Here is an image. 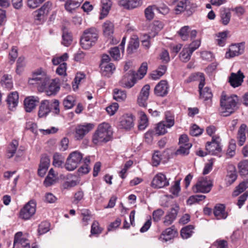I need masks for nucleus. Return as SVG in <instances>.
<instances>
[{
    "mask_svg": "<svg viewBox=\"0 0 248 248\" xmlns=\"http://www.w3.org/2000/svg\"><path fill=\"white\" fill-rule=\"evenodd\" d=\"M244 49V43L232 44L230 46L229 50L226 52L225 57L227 59H229L238 56L243 53Z\"/></svg>",
    "mask_w": 248,
    "mask_h": 248,
    "instance_id": "14",
    "label": "nucleus"
},
{
    "mask_svg": "<svg viewBox=\"0 0 248 248\" xmlns=\"http://www.w3.org/2000/svg\"><path fill=\"white\" fill-rule=\"evenodd\" d=\"M14 247L16 248H31L29 240L23 236L21 232L15 234Z\"/></svg>",
    "mask_w": 248,
    "mask_h": 248,
    "instance_id": "16",
    "label": "nucleus"
},
{
    "mask_svg": "<svg viewBox=\"0 0 248 248\" xmlns=\"http://www.w3.org/2000/svg\"><path fill=\"white\" fill-rule=\"evenodd\" d=\"M169 185V180L165 174L161 172L154 176L151 183V186L155 188H162Z\"/></svg>",
    "mask_w": 248,
    "mask_h": 248,
    "instance_id": "13",
    "label": "nucleus"
},
{
    "mask_svg": "<svg viewBox=\"0 0 248 248\" xmlns=\"http://www.w3.org/2000/svg\"><path fill=\"white\" fill-rule=\"evenodd\" d=\"M109 54L114 60H118L120 59V48L118 46L111 48L109 50Z\"/></svg>",
    "mask_w": 248,
    "mask_h": 248,
    "instance_id": "58",
    "label": "nucleus"
},
{
    "mask_svg": "<svg viewBox=\"0 0 248 248\" xmlns=\"http://www.w3.org/2000/svg\"><path fill=\"white\" fill-rule=\"evenodd\" d=\"M191 146V144H187L185 145H180L179 148L176 151V154L182 155H188L189 153V149Z\"/></svg>",
    "mask_w": 248,
    "mask_h": 248,
    "instance_id": "47",
    "label": "nucleus"
},
{
    "mask_svg": "<svg viewBox=\"0 0 248 248\" xmlns=\"http://www.w3.org/2000/svg\"><path fill=\"white\" fill-rule=\"evenodd\" d=\"M114 31V26L112 22L107 21L103 25V31L106 36H110L113 34Z\"/></svg>",
    "mask_w": 248,
    "mask_h": 248,
    "instance_id": "40",
    "label": "nucleus"
},
{
    "mask_svg": "<svg viewBox=\"0 0 248 248\" xmlns=\"http://www.w3.org/2000/svg\"><path fill=\"white\" fill-rule=\"evenodd\" d=\"M112 5L110 0H101V12L99 18L102 19L108 14Z\"/></svg>",
    "mask_w": 248,
    "mask_h": 248,
    "instance_id": "26",
    "label": "nucleus"
},
{
    "mask_svg": "<svg viewBox=\"0 0 248 248\" xmlns=\"http://www.w3.org/2000/svg\"><path fill=\"white\" fill-rule=\"evenodd\" d=\"M49 230V223L47 222H42L39 226L38 233L39 234H43L46 233Z\"/></svg>",
    "mask_w": 248,
    "mask_h": 248,
    "instance_id": "57",
    "label": "nucleus"
},
{
    "mask_svg": "<svg viewBox=\"0 0 248 248\" xmlns=\"http://www.w3.org/2000/svg\"><path fill=\"white\" fill-rule=\"evenodd\" d=\"M220 140L218 136H213L211 142H208L206 145V150L209 154L217 155L221 151L220 145Z\"/></svg>",
    "mask_w": 248,
    "mask_h": 248,
    "instance_id": "11",
    "label": "nucleus"
},
{
    "mask_svg": "<svg viewBox=\"0 0 248 248\" xmlns=\"http://www.w3.org/2000/svg\"><path fill=\"white\" fill-rule=\"evenodd\" d=\"M224 205L218 204L215 206L214 214L217 219H225L227 217V214L225 211Z\"/></svg>",
    "mask_w": 248,
    "mask_h": 248,
    "instance_id": "29",
    "label": "nucleus"
},
{
    "mask_svg": "<svg viewBox=\"0 0 248 248\" xmlns=\"http://www.w3.org/2000/svg\"><path fill=\"white\" fill-rule=\"evenodd\" d=\"M237 178V174L234 167L232 170L228 171L226 176V181L229 185L232 184Z\"/></svg>",
    "mask_w": 248,
    "mask_h": 248,
    "instance_id": "46",
    "label": "nucleus"
},
{
    "mask_svg": "<svg viewBox=\"0 0 248 248\" xmlns=\"http://www.w3.org/2000/svg\"><path fill=\"white\" fill-rule=\"evenodd\" d=\"M94 126L93 124L91 123L78 125L76 128L75 138L77 140L82 139L85 135L93 128Z\"/></svg>",
    "mask_w": 248,
    "mask_h": 248,
    "instance_id": "17",
    "label": "nucleus"
},
{
    "mask_svg": "<svg viewBox=\"0 0 248 248\" xmlns=\"http://www.w3.org/2000/svg\"><path fill=\"white\" fill-rule=\"evenodd\" d=\"M51 103L49 100H43L39 107L38 115L39 118L46 117L51 111Z\"/></svg>",
    "mask_w": 248,
    "mask_h": 248,
    "instance_id": "24",
    "label": "nucleus"
},
{
    "mask_svg": "<svg viewBox=\"0 0 248 248\" xmlns=\"http://www.w3.org/2000/svg\"><path fill=\"white\" fill-rule=\"evenodd\" d=\"M192 53H190L189 50L186 47H184L180 54V58L184 62L188 61L191 57Z\"/></svg>",
    "mask_w": 248,
    "mask_h": 248,
    "instance_id": "51",
    "label": "nucleus"
},
{
    "mask_svg": "<svg viewBox=\"0 0 248 248\" xmlns=\"http://www.w3.org/2000/svg\"><path fill=\"white\" fill-rule=\"evenodd\" d=\"M36 202L31 200L21 210L20 212V217L24 219H29L35 213Z\"/></svg>",
    "mask_w": 248,
    "mask_h": 248,
    "instance_id": "10",
    "label": "nucleus"
},
{
    "mask_svg": "<svg viewBox=\"0 0 248 248\" xmlns=\"http://www.w3.org/2000/svg\"><path fill=\"white\" fill-rule=\"evenodd\" d=\"M227 36V32L223 31L219 32L216 35V41L218 45L223 46L225 45Z\"/></svg>",
    "mask_w": 248,
    "mask_h": 248,
    "instance_id": "44",
    "label": "nucleus"
},
{
    "mask_svg": "<svg viewBox=\"0 0 248 248\" xmlns=\"http://www.w3.org/2000/svg\"><path fill=\"white\" fill-rule=\"evenodd\" d=\"M25 66L24 57H19L16 62V72L18 74H20L23 71L24 66Z\"/></svg>",
    "mask_w": 248,
    "mask_h": 248,
    "instance_id": "54",
    "label": "nucleus"
},
{
    "mask_svg": "<svg viewBox=\"0 0 248 248\" xmlns=\"http://www.w3.org/2000/svg\"><path fill=\"white\" fill-rule=\"evenodd\" d=\"M174 124V119L170 113L166 114V121H162L157 124L155 127V133L157 135H164L167 132L166 128H170Z\"/></svg>",
    "mask_w": 248,
    "mask_h": 248,
    "instance_id": "7",
    "label": "nucleus"
},
{
    "mask_svg": "<svg viewBox=\"0 0 248 248\" xmlns=\"http://www.w3.org/2000/svg\"><path fill=\"white\" fill-rule=\"evenodd\" d=\"M230 13L224 11L221 13V20L223 24L227 25L230 20Z\"/></svg>",
    "mask_w": 248,
    "mask_h": 248,
    "instance_id": "64",
    "label": "nucleus"
},
{
    "mask_svg": "<svg viewBox=\"0 0 248 248\" xmlns=\"http://www.w3.org/2000/svg\"><path fill=\"white\" fill-rule=\"evenodd\" d=\"M64 162L63 157L58 153L53 155V165L56 167H61Z\"/></svg>",
    "mask_w": 248,
    "mask_h": 248,
    "instance_id": "48",
    "label": "nucleus"
},
{
    "mask_svg": "<svg viewBox=\"0 0 248 248\" xmlns=\"http://www.w3.org/2000/svg\"><path fill=\"white\" fill-rule=\"evenodd\" d=\"M142 4L141 0H120V6L127 9H132L140 6Z\"/></svg>",
    "mask_w": 248,
    "mask_h": 248,
    "instance_id": "27",
    "label": "nucleus"
},
{
    "mask_svg": "<svg viewBox=\"0 0 248 248\" xmlns=\"http://www.w3.org/2000/svg\"><path fill=\"white\" fill-rule=\"evenodd\" d=\"M112 134V128L109 124H100L93 135L92 142L96 145H101L111 139Z\"/></svg>",
    "mask_w": 248,
    "mask_h": 248,
    "instance_id": "1",
    "label": "nucleus"
},
{
    "mask_svg": "<svg viewBox=\"0 0 248 248\" xmlns=\"http://www.w3.org/2000/svg\"><path fill=\"white\" fill-rule=\"evenodd\" d=\"M49 165L50 159L46 155L42 156L38 170V175L41 177L44 176L46 173Z\"/></svg>",
    "mask_w": 248,
    "mask_h": 248,
    "instance_id": "25",
    "label": "nucleus"
},
{
    "mask_svg": "<svg viewBox=\"0 0 248 248\" xmlns=\"http://www.w3.org/2000/svg\"><path fill=\"white\" fill-rule=\"evenodd\" d=\"M83 0H68L65 4V8L67 11L71 12L79 6Z\"/></svg>",
    "mask_w": 248,
    "mask_h": 248,
    "instance_id": "34",
    "label": "nucleus"
},
{
    "mask_svg": "<svg viewBox=\"0 0 248 248\" xmlns=\"http://www.w3.org/2000/svg\"><path fill=\"white\" fill-rule=\"evenodd\" d=\"M75 99L71 95H68L63 101V105L65 109H70L75 105Z\"/></svg>",
    "mask_w": 248,
    "mask_h": 248,
    "instance_id": "45",
    "label": "nucleus"
},
{
    "mask_svg": "<svg viewBox=\"0 0 248 248\" xmlns=\"http://www.w3.org/2000/svg\"><path fill=\"white\" fill-rule=\"evenodd\" d=\"M205 196L203 195H196L191 196L188 200V202L190 204H192L195 202L202 201L205 199Z\"/></svg>",
    "mask_w": 248,
    "mask_h": 248,
    "instance_id": "62",
    "label": "nucleus"
},
{
    "mask_svg": "<svg viewBox=\"0 0 248 248\" xmlns=\"http://www.w3.org/2000/svg\"><path fill=\"white\" fill-rule=\"evenodd\" d=\"M194 227L192 225H188L182 229L181 235L183 239L189 238L193 232Z\"/></svg>",
    "mask_w": 248,
    "mask_h": 248,
    "instance_id": "38",
    "label": "nucleus"
},
{
    "mask_svg": "<svg viewBox=\"0 0 248 248\" xmlns=\"http://www.w3.org/2000/svg\"><path fill=\"white\" fill-rule=\"evenodd\" d=\"M39 102L37 96H31L26 97L24 101L25 110L27 112H31L34 109Z\"/></svg>",
    "mask_w": 248,
    "mask_h": 248,
    "instance_id": "21",
    "label": "nucleus"
},
{
    "mask_svg": "<svg viewBox=\"0 0 248 248\" xmlns=\"http://www.w3.org/2000/svg\"><path fill=\"white\" fill-rule=\"evenodd\" d=\"M134 117L131 114H125L120 117L118 127L126 130L131 129L134 126Z\"/></svg>",
    "mask_w": 248,
    "mask_h": 248,
    "instance_id": "12",
    "label": "nucleus"
},
{
    "mask_svg": "<svg viewBox=\"0 0 248 248\" xmlns=\"http://www.w3.org/2000/svg\"><path fill=\"white\" fill-rule=\"evenodd\" d=\"M179 210V206L177 204L171 208L164 218L163 223L165 226H169L173 223L176 218Z\"/></svg>",
    "mask_w": 248,
    "mask_h": 248,
    "instance_id": "19",
    "label": "nucleus"
},
{
    "mask_svg": "<svg viewBox=\"0 0 248 248\" xmlns=\"http://www.w3.org/2000/svg\"><path fill=\"white\" fill-rule=\"evenodd\" d=\"M7 102L10 109L12 110L15 108L18 103V94L17 92L11 93L8 96Z\"/></svg>",
    "mask_w": 248,
    "mask_h": 248,
    "instance_id": "30",
    "label": "nucleus"
},
{
    "mask_svg": "<svg viewBox=\"0 0 248 248\" xmlns=\"http://www.w3.org/2000/svg\"><path fill=\"white\" fill-rule=\"evenodd\" d=\"M56 179V176L54 174V171L53 169H51L44 182V184L46 186H50L54 184Z\"/></svg>",
    "mask_w": 248,
    "mask_h": 248,
    "instance_id": "36",
    "label": "nucleus"
},
{
    "mask_svg": "<svg viewBox=\"0 0 248 248\" xmlns=\"http://www.w3.org/2000/svg\"><path fill=\"white\" fill-rule=\"evenodd\" d=\"M164 212L161 209H158L156 210H155L153 212L152 216L153 219L155 222L159 221L162 216L164 215Z\"/></svg>",
    "mask_w": 248,
    "mask_h": 248,
    "instance_id": "59",
    "label": "nucleus"
},
{
    "mask_svg": "<svg viewBox=\"0 0 248 248\" xmlns=\"http://www.w3.org/2000/svg\"><path fill=\"white\" fill-rule=\"evenodd\" d=\"M119 108V105L117 103H113L106 108V111L110 115H114Z\"/></svg>",
    "mask_w": 248,
    "mask_h": 248,
    "instance_id": "61",
    "label": "nucleus"
},
{
    "mask_svg": "<svg viewBox=\"0 0 248 248\" xmlns=\"http://www.w3.org/2000/svg\"><path fill=\"white\" fill-rule=\"evenodd\" d=\"M213 186L212 182L206 177L199 179L196 184L193 186V191L196 193H208Z\"/></svg>",
    "mask_w": 248,
    "mask_h": 248,
    "instance_id": "8",
    "label": "nucleus"
},
{
    "mask_svg": "<svg viewBox=\"0 0 248 248\" xmlns=\"http://www.w3.org/2000/svg\"><path fill=\"white\" fill-rule=\"evenodd\" d=\"M169 85L166 80H161L155 87V93L159 96H164L168 93Z\"/></svg>",
    "mask_w": 248,
    "mask_h": 248,
    "instance_id": "23",
    "label": "nucleus"
},
{
    "mask_svg": "<svg viewBox=\"0 0 248 248\" xmlns=\"http://www.w3.org/2000/svg\"><path fill=\"white\" fill-rule=\"evenodd\" d=\"M147 70V64L146 62H143L141 65L139 70L137 72H135V77L137 79H140L142 78L146 75Z\"/></svg>",
    "mask_w": 248,
    "mask_h": 248,
    "instance_id": "43",
    "label": "nucleus"
},
{
    "mask_svg": "<svg viewBox=\"0 0 248 248\" xmlns=\"http://www.w3.org/2000/svg\"><path fill=\"white\" fill-rule=\"evenodd\" d=\"M62 44L65 46H68L72 42V36L70 33L64 32L62 34Z\"/></svg>",
    "mask_w": 248,
    "mask_h": 248,
    "instance_id": "55",
    "label": "nucleus"
},
{
    "mask_svg": "<svg viewBox=\"0 0 248 248\" xmlns=\"http://www.w3.org/2000/svg\"><path fill=\"white\" fill-rule=\"evenodd\" d=\"M156 5H150L147 7L145 10V15L146 18L148 20H151L154 18V11L155 10Z\"/></svg>",
    "mask_w": 248,
    "mask_h": 248,
    "instance_id": "53",
    "label": "nucleus"
},
{
    "mask_svg": "<svg viewBox=\"0 0 248 248\" xmlns=\"http://www.w3.org/2000/svg\"><path fill=\"white\" fill-rule=\"evenodd\" d=\"M180 190V181H176L170 188V192L174 196H178Z\"/></svg>",
    "mask_w": 248,
    "mask_h": 248,
    "instance_id": "63",
    "label": "nucleus"
},
{
    "mask_svg": "<svg viewBox=\"0 0 248 248\" xmlns=\"http://www.w3.org/2000/svg\"><path fill=\"white\" fill-rule=\"evenodd\" d=\"M150 90V86L149 84H146L142 88L138 97V103L140 106L145 107L147 106Z\"/></svg>",
    "mask_w": 248,
    "mask_h": 248,
    "instance_id": "20",
    "label": "nucleus"
},
{
    "mask_svg": "<svg viewBox=\"0 0 248 248\" xmlns=\"http://www.w3.org/2000/svg\"><path fill=\"white\" fill-rule=\"evenodd\" d=\"M148 124V120L146 115L143 112H140V119L138 125L140 130H144Z\"/></svg>",
    "mask_w": 248,
    "mask_h": 248,
    "instance_id": "42",
    "label": "nucleus"
},
{
    "mask_svg": "<svg viewBox=\"0 0 248 248\" xmlns=\"http://www.w3.org/2000/svg\"><path fill=\"white\" fill-rule=\"evenodd\" d=\"M247 125L245 124L241 125L237 134V140L238 144L240 146H242L245 142L246 137L245 134V130Z\"/></svg>",
    "mask_w": 248,
    "mask_h": 248,
    "instance_id": "32",
    "label": "nucleus"
},
{
    "mask_svg": "<svg viewBox=\"0 0 248 248\" xmlns=\"http://www.w3.org/2000/svg\"><path fill=\"white\" fill-rule=\"evenodd\" d=\"M162 159V155L158 151L154 152L152 157V163L154 166H157L160 162Z\"/></svg>",
    "mask_w": 248,
    "mask_h": 248,
    "instance_id": "56",
    "label": "nucleus"
},
{
    "mask_svg": "<svg viewBox=\"0 0 248 248\" xmlns=\"http://www.w3.org/2000/svg\"><path fill=\"white\" fill-rule=\"evenodd\" d=\"M60 89L59 79L55 78L50 79L49 78L48 83L45 85L44 89H42L40 92H45L48 96L55 95Z\"/></svg>",
    "mask_w": 248,
    "mask_h": 248,
    "instance_id": "9",
    "label": "nucleus"
},
{
    "mask_svg": "<svg viewBox=\"0 0 248 248\" xmlns=\"http://www.w3.org/2000/svg\"><path fill=\"white\" fill-rule=\"evenodd\" d=\"M244 78L243 74L239 70L236 73H232L231 74L229 81L232 86L235 88L241 85Z\"/></svg>",
    "mask_w": 248,
    "mask_h": 248,
    "instance_id": "22",
    "label": "nucleus"
},
{
    "mask_svg": "<svg viewBox=\"0 0 248 248\" xmlns=\"http://www.w3.org/2000/svg\"><path fill=\"white\" fill-rule=\"evenodd\" d=\"M238 101L235 95H222L220 99V112L223 116H228L234 112Z\"/></svg>",
    "mask_w": 248,
    "mask_h": 248,
    "instance_id": "2",
    "label": "nucleus"
},
{
    "mask_svg": "<svg viewBox=\"0 0 248 248\" xmlns=\"http://www.w3.org/2000/svg\"><path fill=\"white\" fill-rule=\"evenodd\" d=\"M195 80H197L200 82L199 89L200 98L204 101L211 100L213 96L211 89L207 87L203 88L205 81V78L203 74L202 73L193 74L189 77L187 82H189Z\"/></svg>",
    "mask_w": 248,
    "mask_h": 248,
    "instance_id": "4",
    "label": "nucleus"
},
{
    "mask_svg": "<svg viewBox=\"0 0 248 248\" xmlns=\"http://www.w3.org/2000/svg\"><path fill=\"white\" fill-rule=\"evenodd\" d=\"M189 3L182 0L176 5L175 8V13L179 14L187 9Z\"/></svg>",
    "mask_w": 248,
    "mask_h": 248,
    "instance_id": "50",
    "label": "nucleus"
},
{
    "mask_svg": "<svg viewBox=\"0 0 248 248\" xmlns=\"http://www.w3.org/2000/svg\"><path fill=\"white\" fill-rule=\"evenodd\" d=\"M173 226H172L170 228H168L162 232V236H163V239L165 241L170 240L174 237L176 233V231L173 229Z\"/></svg>",
    "mask_w": 248,
    "mask_h": 248,
    "instance_id": "37",
    "label": "nucleus"
},
{
    "mask_svg": "<svg viewBox=\"0 0 248 248\" xmlns=\"http://www.w3.org/2000/svg\"><path fill=\"white\" fill-rule=\"evenodd\" d=\"M49 77L43 71L37 70L34 72L32 77L29 80L30 84L36 85L39 91L45 88Z\"/></svg>",
    "mask_w": 248,
    "mask_h": 248,
    "instance_id": "5",
    "label": "nucleus"
},
{
    "mask_svg": "<svg viewBox=\"0 0 248 248\" xmlns=\"http://www.w3.org/2000/svg\"><path fill=\"white\" fill-rule=\"evenodd\" d=\"M82 158V154L78 151H74L70 154L65 164L66 169L69 171L76 169Z\"/></svg>",
    "mask_w": 248,
    "mask_h": 248,
    "instance_id": "6",
    "label": "nucleus"
},
{
    "mask_svg": "<svg viewBox=\"0 0 248 248\" xmlns=\"http://www.w3.org/2000/svg\"><path fill=\"white\" fill-rule=\"evenodd\" d=\"M203 129L200 128L197 125L193 124L191 128L190 134L193 136H198L202 134Z\"/></svg>",
    "mask_w": 248,
    "mask_h": 248,
    "instance_id": "60",
    "label": "nucleus"
},
{
    "mask_svg": "<svg viewBox=\"0 0 248 248\" xmlns=\"http://www.w3.org/2000/svg\"><path fill=\"white\" fill-rule=\"evenodd\" d=\"M1 83L4 88L9 90L11 89L13 87V82L11 76L8 75H3L1 79Z\"/></svg>",
    "mask_w": 248,
    "mask_h": 248,
    "instance_id": "41",
    "label": "nucleus"
},
{
    "mask_svg": "<svg viewBox=\"0 0 248 248\" xmlns=\"http://www.w3.org/2000/svg\"><path fill=\"white\" fill-rule=\"evenodd\" d=\"M99 37L98 30L94 27L87 29L83 31L80 39V45L82 48L88 49L93 46Z\"/></svg>",
    "mask_w": 248,
    "mask_h": 248,
    "instance_id": "3",
    "label": "nucleus"
},
{
    "mask_svg": "<svg viewBox=\"0 0 248 248\" xmlns=\"http://www.w3.org/2000/svg\"><path fill=\"white\" fill-rule=\"evenodd\" d=\"M52 4L50 1H47L38 10L33 12L34 19L36 20L41 21L44 19L45 15H46L51 9Z\"/></svg>",
    "mask_w": 248,
    "mask_h": 248,
    "instance_id": "18",
    "label": "nucleus"
},
{
    "mask_svg": "<svg viewBox=\"0 0 248 248\" xmlns=\"http://www.w3.org/2000/svg\"><path fill=\"white\" fill-rule=\"evenodd\" d=\"M101 72L102 76L110 77L115 70V66L112 63L108 64L100 63Z\"/></svg>",
    "mask_w": 248,
    "mask_h": 248,
    "instance_id": "28",
    "label": "nucleus"
},
{
    "mask_svg": "<svg viewBox=\"0 0 248 248\" xmlns=\"http://www.w3.org/2000/svg\"><path fill=\"white\" fill-rule=\"evenodd\" d=\"M137 81L135 71L130 70L122 78L120 81L121 86L128 88H132Z\"/></svg>",
    "mask_w": 248,
    "mask_h": 248,
    "instance_id": "15",
    "label": "nucleus"
},
{
    "mask_svg": "<svg viewBox=\"0 0 248 248\" xmlns=\"http://www.w3.org/2000/svg\"><path fill=\"white\" fill-rule=\"evenodd\" d=\"M18 143L17 141L13 140L8 148L7 151V156L8 158L12 157L16 153Z\"/></svg>",
    "mask_w": 248,
    "mask_h": 248,
    "instance_id": "39",
    "label": "nucleus"
},
{
    "mask_svg": "<svg viewBox=\"0 0 248 248\" xmlns=\"http://www.w3.org/2000/svg\"><path fill=\"white\" fill-rule=\"evenodd\" d=\"M190 28L188 26H185L182 27L179 31L178 33L181 38L185 41L187 40L189 37Z\"/></svg>",
    "mask_w": 248,
    "mask_h": 248,
    "instance_id": "52",
    "label": "nucleus"
},
{
    "mask_svg": "<svg viewBox=\"0 0 248 248\" xmlns=\"http://www.w3.org/2000/svg\"><path fill=\"white\" fill-rule=\"evenodd\" d=\"M125 91L115 89L113 91V98L118 102L124 101L126 98Z\"/></svg>",
    "mask_w": 248,
    "mask_h": 248,
    "instance_id": "35",
    "label": "nucleus"
},
{
    "mask_svg": "<svg viewBox=\"0 0 248 248\" xmlns=\"http://www.w3.org/2000/svg\"><path fill=\"white\" fill-rule=\"evenodd\" d=\"M240 174L246 179H248V160L245 159L238 164Z\"/></svg>",
    "mask_w": 248,
    "mask_h": 248,
    "instance_id": "31",
    "label": "nucleus"
},
{
    "mask_svg": "<svg viewBox=\"0 0 248 248\" xmlns=\"http://www.w3.org/2000/svg\"><path fill=\"white\" fill-rule=\"evenodd\" d=\"M248 187V180L243 181L241 183L236 187V190L233 192V195L235 196L238 195L240 193L243 192Z\"/></svg>",
    "mask_w": 248,
    "mask_h": 248,
    "instance_id": "49",
    "label": "nucleus"
},
{
    "mask_svg": "<svg viewBox=\"0 0 248 248\" xmlns=\"http://www.w3.org/2000/svg\"><path fill=\"white\" fill-rule=\"evenodd\" d=\"M139 46V40L137 36H134L131 38L129 42L127 52L129 54L132 53Z\"/></svg>",
    "mask_w": 248,
    "mask_h": 248,
    "instance_id": "33",
    "label": "nucleus"
}]
</instances>
